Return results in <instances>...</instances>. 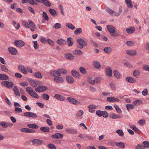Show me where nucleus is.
Wrapping results in <instances>:
<instances>
[{
    "label": "nucleus",
    "instance_id": "nucleus-1",
    "mask_svg": "<svg viewBox=\"0 0 149 149\" xmlns=\"http://www.w3.org/2000/svg\"><path fill=\"white\" fill-rule=\"evenodd\" d=\"M26 91L32 97L37 99L39 98V97L37 94L32 90V88L30 87H27L26 88Z\"/></svg>",
    "mask_w": 149,
    "mask_h": 149
},
{
    "label": "nucleus",
    "instance_id": "nucleus-2",
    "mask_svg": "<svg viewBox=\"0 0 149 149\" xmlns=\"http://www.w3.org/2000/svg\"><path fill=\"white\" fill-rule=\"evenodd\" d=\"M105 10L110 15H113V14H114L115 16L118 17L120 15L122 12V8L121 7H120L119 11L118 13H116L108 7L106 8Z\"/></svg>",
    "mask_w": 149,
    "mask_h": 149
},
{
    "label": "nucleus",
    "instance_id": "nucleus-3",
    "mask_svg": "<svg viewBox=\"0 0 149 149\" xmlns=\"http://www.w3.org/2000/svg\"><path fill=\"white\" fill-rule=\"evenodd\" d=\"M1 84L2 86L8 89L12 88L14 85V83L13 82L9 81L7 80H4L2 81Z\"/></svg>",
    "mask_w": 149,
    "mask_h": 149
},
{
    "label": "nucleus",
    "instance_id": "nucleus-4",
    "mask_svg": "<svg viewBox=\"0 0 149 149\" xmlns=\"http://www.w3.org/2000/svg\"><path fill=\"white\" fill-rule=\"evenodd\" d=\"M77 41L78 44L79 45L77 46V48L79 49L83 48L84 46H86L87 45V42L81 38L77 39Z\"/></svg>",
    "mask_w": 149,
    "mask_h": 149
},
{
    "label": "nucleus",
    "instance_id": "nucleus-5",
    "mask_svg": "<svg viewBox=\"0 0 149 149\" xmlns=\"http://www.w3.org/2000/svg\"><path fill=\"white\" fill-rule=\"evenodd\" d=\"M13 125L11 123L5 121L0 122V126L4 128H6L12 126Z\"/></svg>",
    "mask_w": 149,
    "mask_h": 149
},
{
    "label": "nucleus",
    "instance_id": "nucleus-6",
    "mask_svg": "<svg viewBox=\"0 0 149 149\" xmlns=\"http://www.w3.org/2000/svg\"><path fill=\"white\" fill-rule=\"evenodd\" d=\"M47 90V88L45 86H40L36 88V91L38 93L42 92Z\"/></svg>",
    "mask_w": 149,
    "mask_h": 149
},
{
    "label": "nucleus",
    "instance_id": "nucleus-7",
    "mask_svg": "<svg viewBox=\"0 0 149 149\" xmlns=\"http://www.w3.org/2000/svg\"><path fill=\"white\" fill-rule=\"evenodd\" d=\"M14 44L18 47H21L25 44L24 43L22 40H15Z\"/></svg>",
    "mask_w": 149,
    "mask_h": 149
},
{
    "label": "nucleus",
    "instance_id": "nucleus-8",
    "mask_svg": "<svg viewBox=\"0 0 149 149\" xmlns=\"http://www.w3.org/2000/svg\"><path fill=\"white\" fill-rule=\"evenodd\" d=\"M107 28L108 31L110 33L111 36L116 31V28L111 25H108Z\"/></svg>",
    "mask_w": 149,
    "mask_h": 149
},
{
    "label": "nucleus",
    "instance_id": "nucleus-9",
    "mask_svg": "<svg viewBox=\"0 0 149 149\" xmlns=\"http://www.w3.org/2000/svg\"><path fill=\"white\" fill-rule=\"evenodd\" d=\"M33 144L36 146H38L41 145L42 143V140L37 139H34L32 141Z\"/></svg>",
    "mask_w": 149,
    "mask_h": 149
},
{
    "label": "nucleus",
    "instance_id": "nucleus-10",
    "mask_svg": "<svg viewBox=\"0 0 149 149\" xmlns=\"http://www.w3.org/2000/svg\"><path fill=\"white\" fill-rule=\"evenodd\" d=\"M107 100L111 102H118L119 101V100L117 98L112 97H109L107 98Z\"/></svg>",
    "mask_w": 149,
    "mask_h": 149
},
{
    "label": "nucleus",
    "instance_id": "nucleus-11",
    "mask_svg": "<svg viewBox=\"0 0 149 149\" xmlns=\"http://www.w3.org/2000/svg\"><path fill=\"white\" fill-rule=\"evenodd\" d=\"M8 50L9 52L12 55H15L17 54V51L16 48L13 47H10L8 48Z\"/></svg>",
    "mask_w": 149,
    "mask_h": 149
},
{
    "label": "nucleus",
    "instance_id": "nucleus-12",
    "mask_svg": "<svg viewBox=\"0 0 149 149\" xmlns=\"http://www.w3.org/2000/svg\"><path fill=\"white\" fill-rule=\"evenodd\" d=\"M125 80L130 83H134L136 81V80L132 77H127L125 78Z\"/></svg>",
    "mask_w": 149,
    "mask_h": 149
},
{
    "label": "nucleus",
    "instance_id": "nucleus-13",
    "mask_svg": "<svg viewBox=\"0 0 149 149\" xmlns=\"http://www.w3.org/2000/svg\"><path fill=\"white\" fill-rule=\"evenodd\" d=\"M63 137V134L59 133H56L51 136V137L53 139H61Z\"/></svg>",
    "mask_w": 149,
    "mask_h": 149
},
{
    "label": "nucleus",
    "instance_id": "nucleus-14",
    "mask_svg": "<svg viewBox=\"0 0 149 149\" xmlns=\"http://www.w3.org/2000/svg\"><path fill=\"white\" fill-rule=\"evenodd\" d=\"M106 75L109 77H111L112 75L111 69L110 68H107L105 70Z\"/></svg>",
    "mask_w": 149,
    "mask_h": 149
},
{
    "label": "nucleus",
    "instance_id": "nucleus-15",
    "mask_svg": "<svg viewBox=\"0 0 149 149\" xmlns=\"http://www.w3.org/2000/svg\"><path fill=\"white\" fill-rule=\"evenodd\" d=\"M51 74L56 77L60 76L61 73L60 72L59 69L58 70H54L52 72Z\"/></svg>",
    "mask_w": 149,
    "mask_h": 149
},
{
    "label": "nucleus",
    "instance_id": "nucleus-16",
    "mask_svg": "<svg viewBox=\"0 0 149 149\" xmlns=\"http://www.w3.org/2000/svg\"><path fill=\"white\" fill-rule=\"evenodd\" d=\"M126 53L128 54L130 56H134L136 54V52L135 50H127L126 51Z\"/></svg>",
    "mask_w": 149,
    "mask_h": 149
},
{
    "label": "nucleus",
    "instance_id": "nucleus-17",
    "mask_svg": "<svg viewBox=\"0 0 149 149\" xmlns=\"http://www.w3.org/2000/svg\"><path fill=\"white\" fill-rule=\"evenodd\" d=\"M9 78L7 75L5 74H0V80H8Z\"/></svg>",
    "mask_w": 149,
    "mask_h": 149
},
{
    "label": "nucleus",
    "instance_id": "nucleus-18",
    "mask_svg": "<svg viewBox=\"0 0 149 149\" xmlns=\"http://www.w3.org/2000/svg\"><path fill=\"white\" fill-rule=\"evenodd\" d=\"M13 91L14 94L17 96H20V95L18 89L16 86H14L13 88Z\"/></svg>",
    "mask_w": 149,
    "mask_h": 149
},
{
    "label": "nucleus",
    "instance_id": "nucleus-19",
    "mask_svg": "<svg viewBox=\"0 0 149 149\" xmlns=\"http://www.w3.org/2000/svg\"><path fill=\"white\" fill-rule=\"evenodd\" d=\"M40 130L42 131L45 132H49V128L45 126L41 127L40 128Z\"/></svg>",
    "mask_w": 149,
    "mask_h": 149
},
{
    "label": "nucleus",
    "instance_id": "nucleus-20",
    "mask_svg": "<svg viewBox=\"0 0 149 149\" xmlns=\"http://www.w3.org/2000/svg\"><path fill=\"white\" fill-rule=\"evenodd\" d=\"M110 117L112 119H118L121 118V116L114 113L111 114L109 115Z\"/></svg>",
    "mask_w": 149,
    "mask_h": 149
},
{
    "label": "nucleus",
    "instance_id": "nucleus-21",
    "mask_svg": "<svg viewBox=\"0 0 149 149\" xmlns=\"http://www.w3.org/2000/svg\"><path fill=\"white\" fill-rule=\"evenodd\" d=\"M93 66L95 68L99 69L100 68L101 65L100 63L97 61H95L93 62Z\"/></svg>",
    "mask_w": 149,
    "mask_h": 149
},
{
    "label": "nucleus",
    "instance_id": "nucleus-22",
    "mask_svg": "<svg viewBox=\"0 0 149 149\" xmlns=\"http://www.w3.org/2000/svg\"><path fill=\"white\" fill-rule=\"evenodd\" d=\"M125 2L129 8H131L133 7V4L131 0H125Z\"/></svg>",
    "mask_w": 149,
    "mask_h": 149
},
{
    "label": "nucleus",
    "instance_id": "nucleus-23",
    "mask_svg": "<svg viewBox=\"0 0 149 149\" xmlns=\"http://www.w3.org/2000/svg\"><path fill=\"white\" fill-rule=\"evenodd\" d=\"M27 127L30 128L37 129L39 126L36 124H29L27 125Z\"/></svg>",
    "mask_w": 149,
    "mask_h": 149
},
{
    "label": "nucleus",
    "instance_id": "nucleus-24",
    "mask_svg": "<svg viewBox=\"0 0 149 149\" xmlns=\"http://www.w3.org/2000/svg\"><path fill=\"white\" fill-rule=\"evenodd\" d=\"M103 50L105 53L108 54H110L112 51L111 48L107 47L104 48Z\"/></svg>",
    "mask_w": 149,
    "mask_h": 149
},
{
    "label": "nucleus",
    "instance_id": "nucleus-25",
    "mask_svg": "<svg viewBox=\"0 0 149 149\" xmlns=\"http://www.w3.org/2000/svg\"><path fill=\"white\" fill-rule=\"evenodd\" d=\"M115 145L121 148H123L125 147L124 143L122 142L117 143L115 142Z\"/></svg>",
    "mask_w": 149,
    "mask_h": 149
},
{
    "label": "nucleus",
    "instance_id": "nucleus-26",
    "mask_svg": "<svg viewBox=\"0 0 149 149\" xmlns=\"http://www.w3.org/2000/svg\"><path fill=\"white\" fill-rule=\"evenodd\" d=\"M113 73L116 77L117 78H120L121 74L118 70H114Z\"/></svg>",
    "mask_w": 149,
    "mask_h": 149
},
{
    "label": "nucleus",
    "instance_id": "nucleus-27",
    "mask_svg": "<svg viewBox=\"0 0 149 149\" xmlns=\"http://www.w3.org/2000/svg\"><path fill=\"white\" fill-rule=\"evenodd\" d=\"M54 80L57 83H61L63 81V78L61 77H58L54 78Z\"/></svg>",
    "mask_w": 149,
    "mask_h": 149
},
{
    "label": "nucleus",
    "instance_id": "nucleus-28",
    "mask_svg": "<svg viewBox=\"0 0 149 149\" xmlns=\"http://www.w3.org/2000/svg\"><path fill=\"white\" fill-rule=\"evenodd\" d=\"M140 74V71L138 70H135L133 72V75L135 77L137 78Z\"/></svg>",
    "mask_w": 149,
    "mask_h": 149
},
{
    "label": "nucleus",
    "instance_id": "nucleus-29",
    "mask_svg": "<svg viewBox=\"0 0 149 149\" xmlns=\"http://www.w3.org/2000/svg\"><path fill=\"white\" fill-rule=\"evenodd\" d=\"M54 97L56 99L61 101H63L65 100V98L63 97L58 94H55Z\"/></svg>",
    "mask_w": 149,
    "mask_h": 149
},
{
    "label": "nucleus",
    "instance_id": "nucleus-30",
    "mask_svg": "<svg viewBox=\"0 0 149 149\" xmlns=\"http://www.w3.org/2000/svg\"><path fill=\"white\" fill-rule=\"evenodd\" d=\"M65 58L70 60H72L74 56L71 54L68 53L65 54Z\"/></svg>",
    "mask_w": 149,
    "mask_h": 149
},
{
    "label": "nucleus",
    "instance_id": "nucleus-31",
    "mask_svg": "<svg viewBox=\"0 0 149 149\" xmlns=\"http://www.w3.org/2000/svg\"><path fill=\"white\" fill-rule=\"evenodd\" d=\"M135 30V28L133 27H131L130 28H127L126 29L127 32L129 33H131L134 32Z\"/></svg>",
    "mask_w": 149,
    "mask_h": 149
},
{
    "label": "nucleus",
    "instance_id": "nucleus-32",
    "mask_svg": "<svg viewBox=\"0 0 149 149\" xmlns=\"http://www.w3.org/2000/svg\"><path fill=\"white\" fill-rule=\"evenodd\" d=\"M126 107L127 108V111H129L131 109H134L135 107L133 105L131 104H126Z\"/></svg>",
    "mask_w": 149,
    "mask_h": 149
},
{
    "label": "nucleus",
    "instance_id": "nucleus-33",
    "mask_svg": "<svg viewBox=\"0 0 149 149\" xmlns=\"http://www.w3.org/2000/svg\"><path fill=\"white\" fill-rule=\"evenodd\" d=\"M143 103L142 101L140 100H135L133 104L135 106H138L141 105Z\"/></svg>",
    "mask_w": 149,
    "mask_h": 149
},
{
    "label": "nucleus",
    "instance_id": "nucleus-34",
    "mask_svg": "<svg viewBox=\"0 0 149 149\" xmlns=\"http://www.w3.org/2000/svg\"><path fill=\"white\" fill-rule=\"evenodd\" d=\"M82 33V30L81 28H78L75 30V35H79Z\"/></svg>",
    "mask_w": 149,
    "mask_h": 149
},
{
    "label": "nucleus",
    "instance_id": "nucleus-35",
    "mask_svg": "<svg viewBox=\"0 0 149 149\" xmlns=\"http://www.w3.org/2000/svg\"><path fill=\"white\" fill-rule=\"evenodd\" d=\"M29 83L33 87H35L37 86V84L36 82L32 79H29Z\"/></svg>",
    "mask_w": 149,
    "mask_h": 149
},
{
    "label": "nucleus",
    "instance_id": "nucleus-36",
    "mask_svg": "<svg viewBox=\"0 0 149 149\" xmlns=\"http://www.w3.org/2000/svg\"><path fill=\"white\" fill-rule=\"evenodd\" d=\"M57 42L61 45H64L66 43V41L62 39H58L57 41Z\"/></svg>",
    "mask_w": 149,
    "mask_h": 149
},
{
    "label": "nucleus",
    "instance_id": "nucleus-37",
    "mask_svg": "<svg viewBox=\"0 0 149 149\" xmlns=\"http://www.w3.org/2000/svg\"><path fill=\"white\" fill-rule=\"evenodd\" d=\"M65 131L67 133L69 134H74V130L71 128H67L65 130Z\"/></svg>",
    "mask_w": 149,
    "mask_h": 149
},
{
    "label": "nucleus",
    "instance_id": "nucleus-38",
    "mask_svg": "<svg viewBox=\"0 0 149 149\" xmlns=\"http://www.w3.org/2000/svg\"><path fill=\"white\" fill-rule=\"evenodd\" d=\"M41 97L44 100H49V97L48 94L44 93L41 95Z\"/></svg>",
    "mask_w": 149,
    "mask_h": 149
},
{
    "label": "nucleus",
    "instance_id": "nucleus-39",
    "mask_svg": "<svg viewBox=\"0 0 149 149\" xmlns=\"http://www.w3.org/2000/svg\"><path fill=\"white\" fill-rule=\"evenodd\" d=\"M114 107L118 113L120 114H121L122 113V111L119 108V107L117 105H115Z\"/></svg>",
    "mask_w": 149,
    "mask_h": 149
},
{
    "label": "nucleus",
    "instance_id": "nucleus-40",
    "mask_svg": "<svg viewBox=\"0 0 149 149\" xmlns=\"http://www.w3.org/2000/svg\"><path fill=\"white\" fill-rule=\"evenodd\" d=\"M116 132L120 136H123L124 135L123 132L121 130H118L116 131Z\"/></svg>",
    "mask_w": 149,
    "mask_h": 149
},
{
    "label": "nucleus",
    "instance_id": "nucleus-41",
    "mask_svg": "<svg viewBox=\"0 0 149 149\" xmlns=\"http://www.w3.org/2000/svg\"><path fill=\"white\" fill-rule=\"evenodd\" d=\"M22 22L25 26L27 28H30V25L27 21L24 20H23L22 21Z\"/></svg>",
    "mask_w": 149,
    "mask_h": 149
},
{
    "label": "nucleus",
    "instance_id": "nucleus-42",
    "mask_svg": "<svg viewBox=\"0 0 149 149\" xmlns=\"http://www.w3.org/2000/svg\"><path fill=\"white\" fill-rule=\"evenodd\" d=\"M67 81L69 83H71L73 82L74 79L72 77L70 76H69L66 77Z\"/></svg>",
    "mask_w": 149,
    "mask_h": 149
},
{
    "label": "nucleus",
    "instance_id": "nucleus-43",
    "mask_svg": "<svg viewBox=\"0 0 149 149\" xmlns=\"http://www.w3.org/2000/svg\"><path fill=\"white\" fill-rule=\"evenodd\" d=\"M72 38L69 37L67 38V41L68 44V45L69 46H71L73 45V42L71 40Z\"/></svg>",
    "mask_w": 149,
    "mask_h": 149
},
{
    "label": "nucleus",
    "instance_id": "nucleus-44",
    "mask_svg": "<svg viewBox=\"0 0 149 149\" xmlns=\"http://www.w3.org/2000/svg\"><path fill=\"white\" fill-rule=\"evenodd\" d=\"M49 10L50 13L53 16H54L55 14L57 13L55 10L52 8H49Z\"/></svg>",
    "mask_w": 149,
    "mask_h": 149
},
{
    "label": "nucleus",
    "instance_id": "nucleus-45",
    "mask_svg": "<svg viewBox=\"0 0 149 149\" xmlns=\"http://www.w3.org/2000/svg\"><path fill=\"white\" fill-rule=\"evenodd\" d=\"M1 70L4 72H6L8 70V69L6 68L5 65H1Z\"/></svg>",
    "mask_w": 149,
    "mask_h": 149
},
{
    "label": "nucleus",
    "instance_id": "nucleus-46",
    "mask_svg": "<svg viewBox=\"0 0 149 149\" xmlns=\"http://www.w3.org/2000/svg\"><path fill=\"white\" fill-rule=\"evenodd\" d=\"M47 146L50 149H56V148L54 144L51 143L48 144Z\"/></svg>",
    "mask_w": 149,
    "mask_h": 149
},
{
    "label": "nucleus",
    "instance_id": "nucleus-47",
    "mask_svg": "<svg viewBox=\"0 0 149 149\" xmlns=\"http://www.w3.org/2000/svg\"><path fill=\"white\" fill-rule=\"evenodd\" d=\"M61 27V25L60 24L57 23L55 24L53 26V28H55L56 29H59Z\"/></svg>",
    "mask_w": 149,
    "mask_h": 149
},
{
    "label": "nucleus",
    "instance_id": "nucleus-48",
    "mask_svg": "<svg viewBox=\"0 0 149 149\" xmlns=\"http://www.w3.org/2000/svg\"><path fill=\"white\" fill-rule=\"evenodd\" d=\"M88 81L91 84H95V80L91 77H88Z\"/></svg>",
    "mask_w": 149,
    "mask_h": 149
},
{
    "label": "nucleus",
    "instance_id": "nucleus-49",
    "mask_svg": "<svg viewBox=\"0 0 149 149\" xmlns=\"http://www.w3.org/2000/svg\"><path fill=\"white\" fill-rule=\"evenodd\" d=\"M142 68L143 70L149 72V65L144 64L143 65Z\"/></svg>",
    "mask_w": 149,
    "mask_h": 149
},
{
    "label": "nucleus",
    "instance_id": "nucleus-50",
    "mask_svg": "<svg viewBox=\"0 0 149 149\" xmlns=\"http://www.w3.org/2000/svg\"><path fill=\"white\" fill-rule=\"evenodd\" d=\"M66 26L69 29H73L74 28V26L72 24L67 23L66 24Z\"/></svg>",
    "mask_w": 149,
    "mask_h": 149
},
{
    "label": "nucleus",
    "instance_id": "nucleus-51",
    "mask_svg": "<svg viewBox=\"0 0 149 149\" xmlns=\"http://www.w3.org/2000/svg\"><path fill=\"white\" fill-rule=\"evenodd\" d=\"M44 1L45 2H43V3L45 6L48 7H49L51 6V3L48 0H45Z\"/></svg>",
    "mask_w": 149,
    "mask_h": 149
},
{
    "label": "nucleus",
    "instance_id": "nucleus-52",
    "mask_svg": "<svg viewBox=\"0 0 149 149\" xmlns=\"http://www.w3.org/2000/svg\"><path fill=\"white\" fill-rule=\"evenodd\" d=\"M130 127L131 129L135 132H136L138 130V129L134 125H130Z\"/></svg>",
    "mask_w": 149,
    "mask_h": 149
},
{
    "label": "nucleus",
    "instance_id": "nucleus-53",
    "mask_svg": "<svg viewBox=\"0 0 149 149\" xmlns=\"http://www.w3.org/2000/svg\"><path fill=\"white\" fill-rule=\"evenodd\" d=\"M84 113V112L82 110H79L77 113L76 115L77 116H81Z\"/></svg>",
    "mask_w": 149,
    "mask_h": 149
},
{
    "label": "nucleus",
    "instance_id": "nucleus-54",
    "mask_svg": "<svg viewBox=\"0 0 149 149\" xmlns=\"http://www.w3.org/2000/svg\"><path fill=\"white\" fill-rule=\"evenodd\" d=\"M42 15L44 18L47 21H48L49 20L48 17L45 11L43 12L42 13Z\"/></svg>",
    "mask_w": 149,
    "mask_h": 149
},
{
    "label": "nucleus",
    "instance_id": "nucleus-55",
    "mask_svg": "<svg viewBox=\"0 0 149 149\" xmlns=\"http://www.w3.org/2000/svg\"><path fill=\"white\" fill-rule=\"evenodd\" d=\"M33 42L34 44L33 47L36 49H37L38 48L39 45L38 44L37 41H33Z\"/></svg>",
    "mask_w": 149,
    "mask_h": 149
},
{
    "label": "nucleus",
    "instance_id": "nucleus-56",
    "mask_svg": "<svg viewBox=\"0 0 149 149\" xmlns=\"http://www.w3.org/2000/svg\"><path fill=\"white\" fill-rule=\"evenodd\" d=\"M79 70L83 74H85L86 72V69L83 67H80L79 68Z\"/></svg>",
    "mask_w": 149,
    "mask_h": 149
},
{
    "label": "nucleus",
    "instance_id": "nucleus-57",
    "mask_svg": "<svg viewBox=\"0 0 149 149\" xmlns=\"http://www.w3.org/2000/svg\"><path fill=\"white\" fill-rule=\"evenodd\" d=\"M143 144H144L143 146L145 148H149V142L148 141H144L143 142Z\"/></svg>",
    "mask_w": 149,
    "mask_h": 149
},
{
    "label": "nucleus",
    "instance_id": "nucleus-58",
    "mask_svg": "<svg viewBox=\"0 0 149 149\" xmlns=\"http://www.w3.org/2000/svg\"><path fill=\"white\" fill-rule=\"evenodd\" d=\"M134 44V42L131 41H128L126 42L127 45L129 47L132 46Z\"/></svg>",
    "mask_w": 149,
    "mask_h": 149
},
{
    "label": "nucleus",
    "instance_id": "nucleus-59",
    "mask_svg": "<svg viewBox=\"0 0 149 149\" xmlns=\"http://www.w3.org/2000/svg\"><path fill=\"white\" fill-rule=\"evenodd\" d=\"M68 100L70 103L74 104V99L71 97H68L67 98Z\"/></svg>",
    "mask_w": 149,
    "mask_h": 149
},
{
    "label": "nucleus",
    "instance_id": "nucleus-60",
    "mask_svg": "<svg viewBox=\"0 0 149 149\" xmlns=\"http://www.w3.org/2000/svg\"><path fill=\"white\" fill-rule=\"evenodd\" d=\"M136 149H145V147L142 145L138 144L136 146Z\"/></svg>",
    "mask_w": 149,
    "mask_h": 149
},
{
    "label": "nucleus",
    "instance_id": "nucleus-61",
    "mask_svg": "<svg viewBox=\"0 0 149 149\" xmlns=\"http://www.w3.org/2000/svg\"><path fill=\"white\" fill-rule=\"evenodd\" d=\"M14 110L15 112L17 113H21L22 111V109L21 108L17 107H16Z\"/></svg>",
    "mask_w": 149,
    "mask_h": 149
},
{
    "label": "nucleus",
    "instance_id": "nucleus-62",
    "mask_svg": "<svg viewBox=\"0 0 149 149\" xmlns=\"http://www.w3.org/2000/svg\"><path fill=\"white\" fill-rule=\"evenodd\" d=\"M148 94V90L146 88L144 89L142 92V94L144 96Z\"/></svg>",
    "mask_w": 149,
    "mask_h": 149
},
{
    "label": "nucleus",
    "instance_id": "nucleus-63",
    "mask_svg": "<svg viewBox=\"0 0 149 149\" xmlns=\"http://www.w3.org/2000/svg\"><path fill=\"white\" fill-rule=\"evenodd\" d=\"M56 128L58 130H62L63 129V125L62 124L57 125H56Z\"/></svg>",
    "mask_w": 149,
    "mask_h": 149
},
{
    "label": "nucleus",
    "instance_id": "nucleus-64",
    "mask_svg": "<svg viewBox=\"0 0 149 149\" xmlns=\"http://www.w3.org/2000/svg\"><path fill=\"white\" fill-rule=\"evenodd\" d=\"M35 77L39 78H42V76L41 74L39 72H37L35 74Z\"/></svg>",
    "mask_w": 149,
    "mask_h": 149
}]
</instances>
